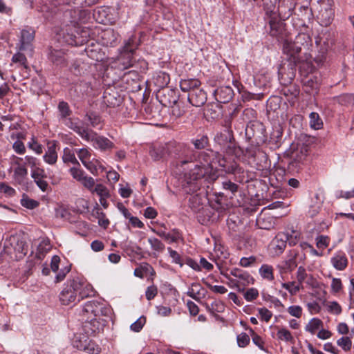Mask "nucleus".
<instances>
[{
	"label": "nucleus",
	"instance_id": "25",
	"mask_svg": "<svg viewBox=\"0 0 354 354\" xmlns=\"http://www.w3.org/2000/svg\"><path fill=\"white\" fill-rule=\"evenodd\" d=\"M102 39L104 40V44L106 46H114L117 41V35L113 30L109 29L103 32Z\"/></svg>",
	"mask_w": 354,
	"mask_h": 354
},
{
	"label": "nucleus",
	"instance_id": "5",
	"mask_svg": "<svg viewBox=\"0 0 354 354\" xmlns=\"http://www.w3.org/2000/svg\"><path fill=\"white\" fill-rule=\"evenodd\" d=\"M169 75L165 72L158 73L154 77V84L158 88H163L162 91H159L158 97L160 98V103L165 106L175 105L178 100L174 90L165 88L169 84Z\"/></svg>",
	"mask_w": 354,
	"mask_h": 354
},
{
	"label": "nucleus",
	"instance_id": "3",
	"mask_svg": "<svg viewBox=\"0 0 354 354\" xmlns=\"http://www.w3.org/2000/svg\"><path fill=\"white\" fill-rule=\"evenodd\" d=\"M66 125L77 133L83 140L91 142L93 147L101 151L111 150L114 144L107 138L99 136L95 131L89 129L85 123L80 120H69Z\"/></svg>",
	"mask_w": 354,
	"mask_h": 354
},
{
	"label": "nucleus",
	"instance_id": "47",
	"mask_svg": "<svg viewBox=\"0 0 354 354\" xmlns=\"http://www.w3.org/2000/svg\"><path fill=\"white\" fill-rule=\"evenodd\" d=\"M12 61L14 63H18L25 68H28L27 59L26 56L20 53H17L12 56Z\"/></svg>",
	"mask_w": 354,
	"mask_h": 354
},
{
	"label": "nucleus",
	"instance_id": "44",
	"mask_svg": "<svg viewBox=\"0 0 354 354\" xmlns=\"http://www.w3.org/2000/svg\"><path fill=\"white\" fill-rule=\"evenodd\" d=\"M252 339L253 343L257 346L261 351H267L266 349L264 347V342L263 339L257 335L252 329L250 330Z\"/></svg>",
	"mask_w": 354,
	"mask_h": 354
},
{
	"label": "nucleus",
	"instance_id": "59",
	"mask_svg": "<svg viewBox=\"0 0 354 354\" xmlns=\"http://www.w3.org/2000/svg\"><path fill=\"white\" fill-rule=\"evenodd\" d=\"M24 165L25 166H29L32 169L37 167L39 163L38 159L34 156H26L24 158Z\"/></svg>",
	"mask_w": 354,
	"mask_h": 354
},
{
	"label": "nucleus",
	"instance_id": "30",
	"mask_svg": "<svg viewBox=\"0 0 354 354\" xmlns=\"http://www.w3.org/2000/svg\"><path fill=\"white\" fill-rule=\"evenodd\" d=\"M310 127L314 129L318 130L322 128L323 122L319 114L316 112H312L309 115Z\"/></svg>",
	"mask_w": 354,
	"mask_h": 354
},
{
	"label": "nucleus",
	"instance_id": "61",
	"mask_svg": "<svg viewBox=\"0 0 354 354\" xmlns=\"http://www.w3.org/2000/svg\"><path fill=\"white\" fill-rule=\"evenodd\" d=\"M258 312L262 320L268 322L270 321L272 316V313L266 308H260L258 309Z\"/></svg>",
	"mask_w": 354,
	"mask_h": 354
},
{
	"label": "nucleus",
	"instance_id": "52",
	"mask_svg": "<svg viewBox=\"0 0 354 354\" xmlns=\"http://www.w3.org/2000/svg\"><path fill=\"white\" fill-rule=\"evenodd\" d=\"M21 204L22 206L30 209H34L39 205V203L37 201L28 197H24L21 200Z\"/></svg>",
	"mask_w": 354,
	"mask_h": 354
},
{
	"label": "nucleus",
	"instance_id": "40",
	"mask_svg": "<svg viewBox=\"0 0 354 354\" xmlns=\"http://www.w3.org/2000/svg\"><path fill=\"white\" fill-rule=\"evenodd\" d=\"M257 263V257L250 256L249 257H242L240 259L239 265L244 268H249L255 266Z\"/></svg>",
	"mask_w": 354,
	"mask_h": 354
},
{
	"label": "nucleus",
	"instance_id": "54",
	"mask_svg": "<svg viewBox=\"0 0 354 354\" xmlns=\"http://www.w3.org/2000/svg\"><path fill=\"white\" fill-rule=\"evenodd\" d=\"M58 109L62 118H66L71 113L69 106L68 103L65 102H60L58 105Z\"/></svg>",
	"mask_w": 354,
	"mask_h": 354
},
{
	"label": "nucleus",
	"instance_id": "14",
	"mask_svg": "<svg viewBox=\"0 0 354 354\" xmlns=\"http://www.w3.org/2000/svg\"><path fill=\"white\" fill-rule=\"evenodd\" d=\"M35 37V31L30 28L23 29L21 31L20 36V46L21 50H25L28 48L31 42L33 41Z\"/></svg>",
	"mask_w": 354,
	"mask_h": 354
},
{
	"label": "nucleus",
	"instance_id": "55",
	"mask_svg": "<svg viewBox=\"0 0 354 354\" xmlns=\"http://www.w3.org/2000/svg\"><path fill=\"white\" fill-rule=\"evenodd\" d=\"M222 187L224 189L230 191L234 194L238 191V185L231 182L230 180H225L222 182Z\"/></svg>",
	"mask_w": 354,
	"mask_h": 354
},
{
	"label": "nucleus",
	"instance_id": "21",
	"mask_svg": "<svg viewBox=\"0 0 354 354\" xmlns=\"http://www.w3.org/2000/svg\"><path fill=\"white\" fill-rule=\"evenodd\" d=\"M270 19L269 21V25L270 28V33L272 36H277L281 28V23L278 20L277 17L280 16L278 13H276V15H269Z\"/></svg>",
	"mask_w": 354,
	"mask_h": 354
},
{
	"label": "nucleus",
	"instance_id": "7",
	"mask_svg": "<svg viewBox=\"0 0 354 354\" xmlns=\"http://www.w3.org/2000/svg\"><path fill=\"white\" fill-rule=\"evenodd\" d=\"M79 286L76 279L69 281L64 285L59 294V300L63 305H69L80 301L76 290Z\"/></svg>",
	"mask_w": 354,
	"mask_h": 354
},
{
	"label": "nucleus",
	"instance_id": "15",
	"mask_svg": "<svg viewBox=\"0 0 354 354\" xmlns=\"http://www.w3.org/2000/svg\"><path fill=\"white\" fill-rule=\"evenodd\" d=\"M76 280L80 285L78 288H77V290H76L80 301L84 298L95 295V291L90 283Z\"/></svg>",
	"mask_w": 354,
	"mask_h": 354
},
{
	"label": "nucleus",
	"instance_id": "56",
	"mask_svg": "<svg viewBox=\"0 0 354 354\" xmlns=\"http://www.w3.org/2000/svg\"><path fill=\"white\" fill-rule=\"evenodd\" d=\"M287 310L291 316L297 318L301 317L303 311L300 306H290L288 308Z\"/></svg>",
	"mask_w": 354,
	"mask_h": 354
},
{
	"label": "nucleus",
	"instance_id": "48",
	"mask_svg": "<svg viewBox=\"0 0 354 354\" xmlns=\"http://www.w3.org/2000/svg\"><path fill=\"white\" fill-rule=\"evenodd\" d=\"M259 297V291L257 288H250L244 292V298L248 301H252Z\"/></svg>",
	"mask_w": 354,
	"mask_h": 354
},
{
	"label": "nucleus",
	"instance_id": "23",
	"mask_svg": "<svg viewBox=\"0 0 354 354\" xmlns=\"http://www.w3.org/2000/svg\"><path fill=\"white\" fill-rule=\"evenodd\" d=\"M323 327V322L319 318H312L305 326V330L310 334H315Z\"/></svg>",
	"mask_w": 354,
	"mask_h": 354
},
{
	"label": "nucleus",
	"instance_id": "10",
	"mask_svg": "<svg viewBox=\"0 0 354 354\" xmlns=\"http://www.w3.org/2000/svg\"><path fill=\"white\" fill-rule=\"evenodd\" d=\"M230 274L235 277L238 279H230V282L233 284V287L236 288L239 292H244V287L249 284H253L254 279L248 274L239 268H233L230 270Z\"/></svg>",
	"mask_w": 354,
	"mask_h": 354
},
{
	"label": "nucleus",
	"instance_id": "12",
	"mask_svg": "<svg viewBox=\"0 0 354 354\" xmlns=\"http://www.w3.org/2000/svg\"><path fill=\"white\" fill-rule=\"evenodd\" d=\"M301 50V46H298V44H296L295 41H292L288 39H286L283 41V53L288 56V60L290 62V63H292L293 66H296L301 61L299 57Z\"/></svg>",
	"mask_w": 354,
	"mask_h": 354
},
{
	"label": "nucleus",
	"instance_id": "42",
	"mask_svg": "<svg viewBox=\"0 0 354 354\" xmlns=\"http://www.w3.org/2000/svg\"><path fill=\"white\" fill-rule=\"evenodd\" d=\"M315 241L317 247L321 250H324L327 248L330 243V238L324 235L317 236Z\"/></svg>",
	"mask_w": 354,
	"mask_h": 354
},
{
	"label": "nucleus",
	"instance_id": "58",
	"mask_svg": "<svg viewBox=\"0 0 354 354\" xmlns=\"http://www.w3.org/2000/svg\"><path fill=\"white\" fill-rule=\"evenodd\" d=\"M170 257L172 259V261L176 264H179L180 267L183 266V263L181 261L180 254L171 248H167Z\"/></svg>",
	"mask_w": 354,
	"mask_h": 354
},
{
	"label": "nucleus",
	"instance_id": "64",
	"mask_svg": "<svg viewBox=\"0 0 354 354\" xmlns=\"http://www.w3.org/2000/svg\"><path fill=\"white\" fill-rule=\"evenodd\" d=\"M354 197V189L351 191H342L339 190L336 192V198H345V199H350L351 198Z\"/></svg>",
	"mask_w": 354,
	"mask_h": 354
},
{
	"label": "nucleus",
	"instance_id": "51",
	"mask_svg": "<svg viewBox=\"0 0 354 354\" xmlns=\"http://www.w3.org/2000/svg\"><path fill=\"white\" fill-rule=\"evenodd\" d=\"M51 248V245L50 244L49 241L48 240H43L41 241V243L39 244L37 247V251L39 255H44L46 252H48Z\"/></svg>",
	"mask_w": 354,
	"mask_h": 354
},
{
	"label": "nucleus",
	"instance_id": "1",
	"mask_svg": "<svg viewBox=\"0 0 354 354\" xmlns=\"http://www.w3.org/2000/svg\"><path fill=\"white\" fill-rule=\"evenodd\" d=\"M201 165L194 162L192 167V174L185 172L183 178V188L187 193H194L199 187V180L207 172V167L213 169L217 166L227 174L241 173V168L234 160L230 161L218 152L207 150L196 156Z\"/></svg>",
	"mask_w": 354,
	"mask_h": 354
},
{
	"label": "nucleus",
	"instance_id": "35",
	"mask_svg": "<svg viewBox=\"0 0 354 354\" xmlns=\"http://www.w3.org/2000/svg\"><path fill=\"white\" fill-rule=\"evenodd\" d=\"M294 41L296 42V44L301 47L302 46H308L312 40L309 35L301 32L296 36Z\"/></svg>",
	"mask_w": 354,
	"mask_h": 354
},
{
	"label": "nucleus",
	"instance_id": "16",
	"mask_svg": "<svg viewBox=\"0 0 354 354\" xmlns=\"http://www.w3.org/2000/svg\"><path fill=\"white\" fill-rule=\"evenodd\" d=\"M333 266L337 270H344L348 266V259L343 252H336L330 259Z\"/></svg>",
	"mask_w": 354,
	"mask_h": 354
},
{
	"label": "nucleus",
	"instance_id": "53",
	"mask_svg": "<svg viewBox=\"0 0 354 354\" xmlns=\"http://www.w3.org/2000/svg\"><path fill=\"white\" fill-rule=\"evenodd\" d=\"M145 324V318L140 317L131 326L130 328L133 332H140Z\"/></svg>",
	"mask_w": 354,
	"mask_h": 354
},
{
	"label": "nucleus",
	"instance_id": "37",
	"mask_svg": "<svg viewBox=\"0 0 354 354\" xmlns=\"http://www.w3.org/2000/svg\"><path fill=\"white\" fill-rule=\"evenodd\" d=\"M282 287L287 290L290 295H295L302 288L300 285H299L295 281L288 282V283H283L281 284Z\"/></svg>",
	"mask_w": 354,
	"mask_h": 354
},
{
	"label": "nucleus",
	"instance_id": "27",
	"mask_svg": "<svg viewBox=\"0 0 354 354\" xmlns=\"http://www.w3.org/2000/svg\"><path fill=\"white\" fill-rule=\"evenodd\" d=\"M62 160L64 163H73L80 167V163L75 156V153L68 147L64 149Z\"/></svg>",
	"mask_w": 354,
	"mask_h": 354
},
{
	"label": "nucleus",
	"instance_id": "18",
	"mask_svg": "<svg viewBox=\"0 0 354 354\" xmlns=\"http://www.w3.org/2000/svg\"><path fill=\"white\" fill-rule=\"evenodd\" d=\"M233 94V90L230 86L220 87L215 91L217 100L223 103L228 102L232 98Z\"/></svg>",
	"mask_w": 354,
	"mask_h": 354
},
{
	"label": "nucleus",
	"instance_id": "46",
	"mask_svg": "<svg viewBox=\"0 0 354 354\" xmlns=\"http://www.w3.org/2000/svg\"><path fill=\"white\" fill-rule=\"evenodd\" d=\"M148 242L151 248L156 251H162L165 248L164 244L158 239L154 237L149 238Z\"/></svg>",
	"mask_w": 354,
	"mask_h": 354
},
{
	"label": "nucleus",
	"instance_id": "50",
	"mask_svg": "<svg viewBox=\"0 0 354 354\" xmlns=\"http://www.w3.org/2000/svg\"><path fill=\"white\" fill-rule=\"evenodd\" d=\"M77 8V13H78V18H75L73 19V21L76 24H82V23H85L86 21L88 19V12L86 10H82V9H79V8ZM74 12L75 13L76 12V10L74 11Z\"/></svg>",
	"mask_w": 354,
	"mask_h": 354
},
{
	"label": "nucleus",
	"instance_id": "2",
	"mask_svg": "<svg viewBox=\"0 0 354 354\" xmlns=\"http://www.w3.org/2000/svg\"><path fill=\"white\" fill-rule=\"evenodd\" d=\"M111 307L104 301H89L82 309L84 322L82 330L88 335H95L103 330L107 318L111 315Z\"/></svg>",
	"mask_w": 354,
	"mask_h": 354
},
{
	"label": "nucleus",
	"instance_id": "13",
	"mask_svg": "<svg viewBox=\"0 0 354 354\" xmlns=\"http://www.w3.org/2000/svg\"><path fill=\"white\" fill-rule=\"evenodd\" d=\"M207 100L206 93L197 88L191 91L188 95L189 102L194 106L200 107L203 106Z\"/></svg>",
	"mask_w": 354,
	"mask_h": 354
},
{
	"label": "nucleus",
	"instance_id": "26",
	"mask_svg": "<svg viewBox=\"0 0 354 354\" xmlns=\"http://www.w3.org/2000/svg\"><path fill=\"white\" fill-rule=\"evenodd\" d=\"M196 149H204L209 146V138L205 135H199L191 140Z\"/></svg>",
	"mask_w": 354,
	"mask_h": 354
},
{
	"label": "nucleus",
	"instance_id": "31",
	"mask_svg": "<svg viewBox=\"0 0 354 354\" xmlns=\"http://www.w3.org/2000/svg\"><path fill=\"white\" fill-rule=\"evenodd\" d=\"M297 262L295 258L290 257L288 259H286L281 262L279 266L280 269L284 272H290L297 267Z\"/></svg>",
	"mask_w": 354,
	"mask_h": 354
},
{
	"label": "nucleus",
	"instance_id": "60",
	"mask_svg": "<svg viewBox=\"0 0 354 354\" xmlns=\"http://www.w3.org/2000/svg\"><path fill=\"white\" fill-rule=\"evenodd\" d=\"M307 277V273L304 267L299 266L297 272V283L301 286L302 283Z\"/></svg>",
	"mask_w": 354,
	"mask_h": 354
},
{
	"label": "nucleus",
	"instance_id": "17",
	"mask_svg": "<svg viewBox=\"0 0 354 354\" xmlns=\"http://www.w3.org/2000/svg\"><path fill=\"white\" fill-rule=\"evenodd\" d=\"M56 142L53 141L48 144V148L43 156L45 162L49 165H54L57 160V153L56 151Z\"/></svg>",
	"mask_w": 354,
	"mask_h": 354
},
{
	"label": "nucleus",
	"instance_id": "41",
	"mask_svg": "<svg viewBox=\"0 0 354 354\" xmlns=\"http://www.w3.org/2000/svg\"><path fill=\"white\" fill-rule=\"evenodd\" d=\"M202 289L201 285L198 283H192L191 288L187 292V295L191 298L197 300L198 296L200 295V291Z\"/></svg>",
	"mask_w": 354,
	"mask_h": 354
},
{
	"label": "nucleus",
	"instance_id": "62",
	"mask_svg": "<svg viewBox=\"0 0 354 354\" xmlns=\"http://www.w3.org/2000/svg\"><path fill=\"white\" fill-rule=\"evenodd\" d=\"M12 149L17 153L20 155L24 154L26 153L25 145L20 140H17L13 143Z\"/></svg>",
	"mask_w": 354,
	"mask_h": 354
},
{
	"label": "nucleus",
	"instance_id": "22",
	"mask_svg": "<svg viewBox=\"0 0 354 354\" xmlns=\"http://www.w3.org/2000/svg\"><path fill=\"white\" fill-rule=\"evenodd\" d=\"M83 165L93 175H97L98 170L103 171L104 169L100 161L94 158L88 160Z\"/></svg>",
	"mask_w": 354,
	"mask_h": 354
},
{
	"label": "nucleus",
	"instance_id": "63",
	"mask_svg": "<svg viewBox=\"0 0 354 354\" xmlns=\"http://www.w3.org/2000/svg\"><path fill=\"white\" fill-rule=\"evenodd\" d=\"M93 192H95L97 195L101 196H109V192L104 185L97 184L95 188L93 187Z\"/></svg>",
	"mask_w": 354,
	"mask_h": 354
},
{
	"label": "nucleus",
	"instance_id": "20",
	"mask_svg": "<svg viewBox=\"0 0 354 354\" xmlns=\"http://www.w3.org/2000/svg\"><path fill=\"white\" fill-rule=\"evenodd\" d=\"M201 85V82L198 79H186L180 82V89L183 92H189L196 89Z\"/></svg>",
	"mask_w": 354,
	"mask_h": 354
},
{
	"label": "nucleus",
	"instance_id": "49",
	"mask_svg": "<svg viewBox=\"0 0 354 354\" xmlns=\"http://www.w3.org/2000/svg\"><path fill=\"white\" fill-rule=\"evenodd\" d=\"M31 176L33 180H37L40 178H46L47 175L43 168H40L37 166L31 170Z\"/></svg>",
	"mask_w": 354,
	"mask_h": 354
},
{
	"label": "nucleus",
	"instance_id": "43",
	"mask_svg": "<svg viewBox=\"0 0 354 354\" xmlns=\"http://www.w3.org/2000/svg\"><path fill=\"white\" fill-rule=\"evenodd\" d=\"M29 149L32 150L35 153L40 155L43 152V147L41 144L38 143L35 138L32 137L30 141L28 143Z\"/></svg>",
	"mask_w": 354,
	"mask_h": 354
},
{
	"label": "nucleus",
	"instance_id": "28",
	"mask_svg": "<svg viewBox=\"0 0 354 354\" xmlns=\"http://www.w3.org/2000/svg\"><path fill=\"white\" fill-rule=\"evenodd\" d=\"M277 337L279 340L284 341L286 342H294V337L290 330L286 328H279L277 333Z\"/></svg>",
	"mask_w": 354,
	"mask_h": 354
},
{
	"label": "nucleus",
	"instance_id": "36",
	"mask_svg": "<svg viewBox=\"0 0 354 354\" xmlns=\"http://www.w3.org/2000/svg\"><path fill=\"white\" fill-rule=\"evenodd\" d=\"M75 152L77 153L79 159L81 160L83 165L90 160L91 158V153L87 148L75 149Z\"/></svg>",
	"mask_w": 354,
	"mask_h": 354
},
{
	"label": "nucleus",
	"instance_id": "24",
	"mask_svg": "<svg viewBox=\"0 0 354 354\" xmlns=\"http://www.w3.org/2000/svg\"><path fill=\"white\" fill-rule=\"evenodd\" d=\"M49 59L57 66L64 64V54L62 50H52L48 55Z\"/></svg>",
	"mask_w": 354,
	"mask_h": 354
},
{
	"label": "nucleus",
	"instance_id": "32",
	"mask_svg": "<svg viewBox=\"0 0 354 354\" xmlns=\"http://www.w3.org/2000/svg\"><path fill=\"white\" fill-rule=\"evenodd\" d=\"M259 274L265 279L272 281L274 279L273 268L271 266L263 264L259 268Z\"/></svg>",
	"mask_w": 354,
	"mask_h": 354
},
{
	"label": "nucleus",
	"instance_id": "6",
	"mask_svg": "<svg viewBox=\"0 0 354 354\" xmlns=\"http://www.w3.org/2000/svg\"><path fill=\"white\" fill-rule=\"evenodd\" d=\"M277 3L278 0H262V5L267 15H276L278 13L281 19H288L295 9V3L292 0H283L277 7Z\"/></svg>",
	"mask_w": 354,
	"mask_h": 354
},
{
	"label": "nucleus",
	"instance_id": "19",
	"mask_svg": "<svg viewBox=\"0 0 354 354\" xmlns=\"http://www.w3.org/2000/svg\"><path fill=\"white\" fill-rule=\"evenodd\" d=\"M287 236L283 234H278L272 242L276 253L281 254L286 247Z\"/></svg>",
	"mask_w": 354,
	"mask_h": 354
},
{
	"label": "nucleus",
	"instance_id": "38",
	"mask_svg": "<svg viewBox=\"0 0 354 354\" xmlns=\"http://www.w3.org/2000/svg\"><path fill=\"white\" fill-rule=\"evenodd\" d=\"M69 172L71 175L73 176V178L80 183H81L86 176L85 175V172L82 169H81L79 166L77 167H71L69 169Z\"/></svg>",
	"mask_w": 354,
	"mask_h": 354
},
{
	"label": "nucleus",
	"instance_id": "57",
	"mask_svg": "<svg viewBox=\"0 0 354 354\" xmlns=\"http://www.w3.org/2000/svg\"><path fill=\"white\" fill-rule=\"evenodd\" d=\"M207 309L211 312H218L221 313L224 310L225 306L223 304L221 301H214L210 306H207Z\"/></svg>",
	"mask_w": 354,
	"mask_h": 354
},
{
	"label": "nucleus",
	"instance_id": "9",
	"mask_svg": "<svg viewBox=\"0 0 354 354\" xmlns=\"http://www.w3.org/2000/svg\"><path fill=\"white\" fill-rule=\"evenodd\" d=\"M318 15L317 19L322 26H329L333 19V10L332 9L331 0H318Z\"/></svg>",
	"mask_w": 354,
	"mask_h": 354
},
{
	"label": "nucleus",
	"instance_id": "45",
	"mask_svg": "<svg viewBox=\"0 0 354 354\" xmlns=\"http://www.w3.org/2000/svg\"><path fill=\"white\" fill-rule=\"evenodd\" d=\"M237 344L241 348H245L250 342V337L245 333H241L236 337Z\"/></svg>",
	"mask_w": 354,
	"mask_h": 354
},
{
	"label": "nucleus",
	"instance_id": "33",
	"mask_svg": "<svg viewBox=\"0 0 354 354\" xmlns=\"http://www.w3.org/2000/svg\"><path fill=\"white\" fill-rule=\"evenodd\" d=\"M98 0H68L66 4L73 6L75 8L91 6L97 3Z\"/></svg>",
	"mask_w": 354,
	"mask_h": 354
},
{
	"label": "nucleus",
	"instance_id": "39",
	"mask_svg": "<svg viewBox=\"0 0 354 354\" xmlns=\"http://www.w3.org/2000/svg\"><path fill=\"white\" fill-rule=\"evenodd\" d=\"M337 344L342 348L345 352H348L351 349L352 341L350 337L345 336L342 337L337 341Z\"/></svg>",
	"mask_w": 354,
	"mask_h": 354
},
{
	"label": "nucleus",
	"instance_id": "29",
	"mask_svg": "<svg viewBox=\"0 0 354 354\" xmlns=\"http://www.w3.org/2000/svg\"><path fill=\"white\" fill-rule=\"evenodd\" d=\"M28 176V169L25 165L22 167H15L14 168L13 177L19 183H21Z\"/></svg>",
	"mask_w": 354,
	"mask_h": 354
},
{
	"label": "nucleus",
	"instance_id": "4",
	"mask_svg": "<svg viewBox=\"0 0 354 354\" xmlns=\"http://www.w3.org/2000/svg\"><path fill=\"white\" fill-rule=\"evenodd\" d=\"M173 158L175 160L173 165L176 169V174L180 175L183 184L184 174L185 172L192 174V167H194L193 165H194V160H196V154L186 145L176 142Z\"/></svg>",
	"mask_w": 354,
	"mask_h": 354
},
{
	"label": "nucleus",
	"instance_id": "34",
	"mask_svg": "<svg viewBox=\"0 0 354 354\" xmlns=\"http://www.w3.org/2000/svg\"><path fill=\"white\" fill-rule=\"evenodd\" d=\"M85 120L90 122V125L93 128H97L102 123L101 118L99 115L88 112L85 115Z\"/></svg>",
	"mask_w": 354,
	"mask_h": 354
},
{
	"label": "nucleus",
	"instance_id": "8",
	"mask_svg": "<svg viewBox=\"0 0 354 354\" xmlns=\"http://www.w3.org/2000/svg\"><path fill=\"white\" fill-rule=\"evenodd\" d=\"M89 335L84 334H76L73 344L78 350L84 351L91 354H97L100 352V348L94 342L91 340Z\"/></svg>",
	"mask_w": 354,
	"mask_h": 354
},
{
	"label": "nucleus",
	"instance_id": "11",
	"mask_svg": "<svg viewBox=\"0 0 354 354\" xmlns=\"http://www.w3.org/2000/svg\"><path fill=\"white\" fill-rule=\"evenodd\" d=\"M176 141H169L164 144L153 145L149 151L150 156L155 160H159L168 156L173 157Z\"/></svg>",
	"mask_w": 354,
	"mask_h": 354
}]
</instances>
